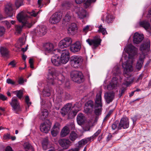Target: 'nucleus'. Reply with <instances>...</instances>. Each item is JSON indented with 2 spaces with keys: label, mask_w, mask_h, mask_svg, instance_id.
Listing matches in <instances>:
<instances>
[{
  "label": "nucleus",
  "mask_w": 151,
  "mask_h": 151,
  "mask_svg": "<svg viewBox=\"0 0 151 151\" xmlns=\"http://www.w3.org/2000/svg\"><path fill=\"white\" fill-rule=\"evenodd\" d=\"M11 135L9 134H5L4 136V137L5 139H11Z\"/></svg>",
  "instance_id": "nucleus-57"
},
{
  "label": "nucleus",
  "mask_w": 151,
  "mask_h": 151,
  "mask_svg": "<svg viewBox=\"0 0 151 151\" xmlns=\"http://www.w3.org/2000/svg\"><path fill=\"white\" fill-rule=\"evenodd\" d=\"M54 76L52 74L50 73L48 76L47 79L49 80L48 82L52 85H54L57 82L58 84L61 85L65 81V77L61 73L59 74L54 79Z\"/></svg>",
  "instance_id": "nucleus-5"
},
{
  "label": "nucleus",
  "mask_w": 151,
  "mask_h": 151,
  "mask_svg": "<svg viewBox=\"0 0 151 151\" xmlns=\"http://www.w3.org/2000/svg\"><path fill=\"white\" fill-rule=\"evenodd\" d=\"M51 60L53 64L55 66H59L61 63L58 54L53 56L51 58Z\"/></svg>",
  "instance_id": "nucleus-26"
},
{
  "label": "nucleus",
  "mask_w": 151,
  "mask_h": 151,
  "mask_svg": "<svg viewBox=\"0 0 151 151\" xmlns=\"http://www.w3.org/2000/svg\"><path fill=\"white\" fill-rule=\"evenodd\" d=\"M89 29V26L87 25L83 28V30L84 32H86L88 31Z\"/></svg>",
  "instance_id": "nucleus-62"
},
{
  "label": "nucleus",
  "mask_w": 151,
  "mask_h": 151,
  "mask_svg": "<svg viewBox=\"0 0 151 151\" xmlns=\"http://www.w3.org/2000/svg\"><path fill=\"white\" fill-rule=\"evenodd\" d=\"M39 11H36L35 10H32L28 11L27 13L24 12H21L19 13L17 16V18L18 21L21 22L22 26H26L29 28L31 27L32 26L33 23L32 18L29 17V15L34 17H36L39 14Z\"/></svg>",
  "instance_id": "nucleus-2"
},
{
  "label": "nucleus",
  "mask_w": 151,
  "mask_h": 151,
  "mask_svg": "<svg viewBox=\"0 0 151 151\" xmlns=\"http://www.w3.org/2000/svg\"><path fill=\"white\" fill-rule=\"evenodd\" d=\"M15 4L17 9L19 8L20 6L24 5L23 0H16Z\"/></svg>",
  "instance_id": "nucleus-39"
},
{
  "label": "nucleus",
  "mask_w": 151,
  "mask_h": 151,
  "mask_svg": "<svg viewBox=\"0 0 151 151\" xmlns=\"http://www.w3.org/2000/svg\"><path fill=\"white\" fill-rule=\"evenodd\" d=\"M101 40L99 38H95L93 39H88L86 42L89 45L91 46L93 49H95L98 47L101 43Z\"/></svg>",
  "instance_id": "nucleus-11"
},
{
  "label": "nucleus",
  "mask_w": 151,
  "mask_h": 151,
  "mask_svg": "<svg viewBox=\"0 0 151 151\" xmlns=\"http://www.w3.org/2000/svg\"><path fill=\"white\" fill-rule=\"evenodd\" d=\"M101 130L100 129H98V131L92 136L93 138L95 137H97L101 132Z\"/></svg>",
  "instance_id": "nucleus-55"
},
{
  "label": "nucleus",
  "mask_w": 151,
  "mask_h": 151,
  "mask_svg": "<svg viewBox=\"0 0 151 151\" xmlns=\"http://www.w3.org/2000/svg\"><path fill=\"white\" fill-rule=\"evenodd\" d=\"M115 97V93L113 91L107 92L104 94V97L107 103L112 102Z\"/></svg>",
  "instance_id": "nucleus-21"
},
{
  "label": "nucleus",
  "mask_w": 151,
  "mask_h": 151,
  "mask_svg": "<svg viewBox=\"0 0 151 151\" xmlns=\"http://www.w3.org/2000/svg\"><path fill=\"white\" fill-rule=\"evenodd\" d=\"M86 0H76L75 1L77 4H81V3L84 2Z\"/></svg>",
  "instance_id": "nucleus-64"
},
{
  "label": "nucleus",
  "mask_w": 151,
  "mask_h": 151,
  "mask_svg": "<svg viewBox=\"0 0 151 151\" xmlns=\"http://www.w3.org/2000/svg\"><path fill=\"white\" fill-rule=\"evenodd\" d=\"M102 104L101 97L100 94H97L96 96L95 105V113L96 115H100L102 110Z\"/></svg>",
  "instance_id": "nucleus-6"
},
{
  "label": "nucleus",
  "mask_w": 151,
  "mask_h": 151,
  "mask_svg": "<svg viewBox=\"0 0 151 151\" xmlns=\"http://www.w3.org/2000/svg\"><path fill=\"white\" fill-rule=\"evenodd\" d=\"M25 102L27 106L26 107V110H27L31 104V102L30 101L29 96H25Z\"/></svg>",
  "instance_id": "nucleus-40"
},
{
  "label": "nucleus",
  "mask_w": 151,
  "mask_h": 151,
  "mask_svg": "<svg viewBox=\"0 0 151 151\" xmlns=\"http://www.w3.org/2000/svg\"><path fill=\"white\" fill-rule=\"evenodd\" d=\"M43 95L46 96L48 97L50 96L51 94L54 93V91L52 89L51 87L49 86H46L43 92Z\"/></svg>",
  "instance_id": "nucleus-27"
},
{
  "label": "nucleus",
  "mask_w": 151,
  "mask_h": 151,
  "mask_svg": "<svg viewBox=\"0 0 151 151\" xmlns=\"http://www.w3.org/2000/svg\"><path fill=\"white\" fill-rule=\"evenodd\" d=\"M72 14L70 12H68L65 14V18L63 19L65 22H69L71 20Z\"/></svg>",
  "instance_id": "nucleus-37"
},
{
  "label": "nucleus",
  "mask_w": 151,
  "mask_h": 151,
  "mask_svg": "<svg viewBox=\"0 0 151 151\" xmlns=\"http://www.w3.org/2000/svg\"><path fill=\"white\" fill-rule=\"evenodd\" d=\"M59 51L58 52L61 53V55L60 58L61 63L63 64L66 63L68 61L69 58V53L68 50L65 49L62 50L59 49Z\"/></svg>",
  "instance_id": "nucleus-9"
},
{
  "label": "nucleus",
  "mask_w": 151,
  "mask_h": 151,
  "mask_svg": "<svg viewBox=\"0 0 151 151\" xmlns=\"http://www.w3.org/2000/svg\"><path fill=\"white\" fill-rule=\"evenodd\" d=\"M69 27H70L76 31L77 29V26L76 24L74 23H72L69 26Z\"/></svg>",
  "instance_id": "nucleus-49"
},
{
  "label": "nucleus",
  "mask_w": 151,
  "mask_h": 151,
  "mask_svg": "<svg viewBox=\"0 0 151 151\" xmlns=\"http://www.w3.org/2000/svg\"><path fill=\"white\" fill-rule=\"evenodd\" d=\"M72 42V39L70 37H67L61 40L58 44L59 49H61L69 47Z\"/></svg>",
  "instance_id": "nucleus-10"
},
{
  "label": "nucleus",
  "mask_w": 151,
  "mask_h": 151,
  "mask_svg": "<svg viewBox=\"0 0 151 151\" xmlns=\"http://www.w3.org/2000/svg\"><path fill=\"white\" fill-rule=\"evenodd\" d=\"M93 108V101H89L85 104L84 108L85 112L86 113H90L92 112Z\"/></svg>",
  "instance_id": "nucleus-20"
},
{
  "label": "nucleus",
  "mask_w": 151,
  "mask_h": 151,
  "mask_svg": "<svg viewBox=\"0 0 151 151\" xmlns=\"http://www.w3.org/2000/svg\"><path fill=\"white\" fill-rule=\"evenodd\" d=\"M114 19L113 16L110 14H107L105 19V22L108 23H112Z\"/></svg>",
  "instance_id": "nucleus-38"
},
{
  "label": "nucleus",
  "mask_w": 151,
  "mask_h": 151,
  "mask_svg": "<svg viewBox=\"0 0 151 151\" xmlns=\"http://www.w3.org/2000/svg\"><path fill=\"white\" fill-rule=\"evenodd\" d=\"M22 26L20 25H16L15 26V28L16 31L19 33H20L21 32Z\"/></svg>",
  "instance_id": "nucleus-48"
},
{
  "label": "nucleus",
  "mask_w": 151,
  "mask_h": 151,
  "mask_svg": "<svg viewBox=\"0 0 151 151\" xmlns=\"http://www.w3.org/2000/svg\"><path fill=\"white\" fill-rule=\"evenodd\" d=\"M14 92L16 94L17 97L19 99H21L22 98L23 95V92L22 91L20 90L15 91Z\"/></svg>",
  "instance_id": "nucleus-44"
},
{
  "label": "nucleus",
  "mask_w": 151,
  "mask_h": 151,
  "mask_svg": "<svg viewBox=\"0 0 151 151\" xmlns=\"http://www.w3.org/2000/svg\"><path fill=\"white\" fill-rule=\"evenodd\" d=\"M81 48V44L79 41H77L72 44L70 47V51L74 53L79 51Z\"/></svg>",
  "instance_id": "nucleus-22"
},
{
  "label": "nucleus",
  "mask_w": 151,
  "mask_h": 151,
  "mask_svg": "<svg viewBox=\"0 0 151 151\" xmlns=\"http://www.w3.org/2000/svg\"><path fill=\"white\" fill-rule=\"evenodd\" d=\"M5 32V29L3 27L0 26V37L3 36Z\"/></svg>",
  "instance_id": "nucleus-45"
},
{
  "label": "nucleus",
  "mask_w": 151,
  "mask_h": 151,
  "mask_svg": "<svg viewBox=\"0 0 151 151\" xmlns=\"http://www.w3.org/2000/svg\"><path fill=\"white\" fill-rule=\"evenodd\" d=\"M76 31L70 27H68V33L70 35H73L76 33Z\"/></svg>",
  "instance_id": "nucleus-43"
},
{
  "label": "nucleus",
  "mask_w": 151,
  "mask_h": 151,
  "mask_svg": "<svg viewBox=\"0 0 151 151\" xmlns=\"http://www.w3.org/2000/svg\"><path fill=\"white\" fill-rule=\"evenodd\" d=\"M7 97L1 93L0 94V99L3 101H5L7 100Z\"/></svg>",
  "instance_id": "nucleus-54"
},
{
  "label": "nucleus",
  "mask_w": 151,
  "mask_h": 151,
  "mask_svg": "<svg viewBox=\"0 0 151 151\" xmlns=\"http://www.w3.org/2000/svg\"><path fill=\"white\" fill-rule=\"evenodd\" d=\"M6 82L9 84H11L12 85L15 84L16 82L10 78L7 79L6 80Z\"/></svg>",
  "instance_id": "nucleus-50"
},
{
  "label": "nucleus",
  "mask_w": 151,
  "mask_h": 151,
  "mask_svg": "<svg viewBox=\"0 0 151 151\" xmlns=\"http://www.w3.org/2000/svg\"><path fill=\"white\" fill-rule=\"evenodd\" d=\"M61 18V15L59 13L56 12L51 16L49 22L52 24H56L60 22Z\"/></svg>",
  "instance_id": "nucleus-16"
},
{
  "label": "nucleus",
  "mask_w": 151,
  "mask_h": 151,
  "mask_svg": "<svg viewBox=\"0 0 151 151\" xmlns=\"http://www.w3.org/2000/svg\"><path fill=\"white\" fill-rule=\"evenodd\" d=\"M96 0H87L85 2L86 7H88L91 3L95 2Z\"/></svg>",
  "instance_id": "nucleus-46"
},
{
  "label": "nucleus",
  "mask_w": 151,
  "mask_h": 151,
  "mask_svg": "<svg viewBox=\"0 0 151 151\" xmlns=\"http://www.w3.org/2000/svg\"><path fill=\"white\" fill-rule=\"evenodd\" d=\"M129 127V121L128 118L124 117L121 119L119 124L118 129H121L122 128L124 129L128 128Z\"/></svg>",
  "instance_id": "nucleus-15"
},
{
  "label": "nucleus",
  "mask_w": 151,
  "mask_h": 151,
  "mask_svg": "<svg viewBox=\"0 0 151 151\" xmlns=\"http://www.w3.org/2000/svg\"><path fill=\"white\" fill-rule=\"evenodd\" d=\"M44 48L45 51L48 52H52L55 54L57 52H58V49H54L53 50V45L50 43H46L44 46Z\"/></svg>",
  "instance_id": "nucleus-17"
},
{
  "label": "nucleus",
  "mask_w": 151,
  "mask_h": 151,
  "mask_svg": "<svg viewBox=\"0 0 151 151\" xmlns=\"http://www.w3.org/2000/svg\"><path fill=\"white\" fill-rule=\"evenodd\" d=\"M150 44V41H148L145 43L142 44L140 46V50L142 52V54L140 55L136 66V69L138 71L141 69L145 58V55L149 51Z\"/></svg>",
  "instance_id": "nucleus-3"
},
{
  "label": "nucleus",
  "mask_w": 151,
  "mask_h": 151,
  "mask_svg": "<svg viewBox=\"0 0 151 151\" xmlns=\"http://www.w3.org/2000/svg\"><path fill=\"white\" fill-rule=\"evenodd\" d=\"M99 29L98 31L99 32L102 33L103 35H105L107 34V32L106 30V29L103 27L102 25H101L99 27Z\"/></svg>",
  "instance_id": "nucleus-42"
},
{
  "label": "nucleus",
  "mask_w": 151,
  "mask_h": 151,
  "mask_svg": "<svg viewBox=\"0 0 151 151\" xmlns=\"http://www.w3.org/2000/svg\"><path fill=\"white\" fill-rule=\"evenodd\" d=\"M16 63L15 62L14 60H13L11 62L8 64L9 65H11L13 67H15Z\"/></svg>",
  "instance_id": "nucleus-58"
},
{
  "label": "nucleus",
  "mask_w": 151,
  "mask_h": 151,
  "mask_svg": "<svg viewBox=\"0 0 151 151\" xmlns=\"http://www.w3.org/2000/svg\"><path fill=\"white\" fill-rule=\"evenodd\" d=\"M48 112L47 111L46 109H44L41 112L40 116V118L44 120L48 116Z\"/></svg>",
  "instance_id": "nucleus-36"
},
{
  "label": "nucleus",
  "mask_w": 151,
  "mask_h": 151,
  "mask_svg": "<svg viewBox=\"0 0 151 151\" xmlns=\"http://www.w3.org/2000/svg\"><path fill=\"white\" fill-rule=\"evenodd\" d=\"M78 17L80 19L84 18L86 17V12L82 7H77L75 9Z\"/></svg>",
  "instance_id": "nucleus-13"
},
{
  "label": "nucleus",
  "mask_w": 151,
  "mask_h": 151,
  "mask_svg": "<svg viewBox=\"0 0 151 151\" xmlns=\"http://www.w3.org/2000/svg\"><path fill=\"white\" fill-rule=\"evenodd\" d=\"M113 112V110H110L108 112V114L106 115V116L104 119V120H106L110 116L111 114Z\"/></svg>",
  "instance_id": "nucleus-56"
},
{
  "label": "nucleus",
  "mask_w": 151,
  "mask_h": 151,
  "mask_svg": "<svg viewBox=\"0 0 151 151\" xmlns=\"http://www.w3.org/2000/svg\"><path fill=\"white\" fill-rule=\"evenodd\" d=\"M144 76V74H140L137 80V82H138L139 81L141 80Z\"/></svg>",
  "instance_id": "nucleus-60"
},
{
  "label": "nucleus",
  "mask_w": 151,
  "mask_h": 151,
  "mask_svg": "<svg viewBox=\"0 0 151 151\" xmlns=\"http://www.w3.org/2000/svg\"><path fill=\"white\" fill-rule=\"evenodd\" d=\"M13 109L16 112L21 111V108L20 106L19 103L17 101V99L13 97L12 102L10 103Z\"/></svg>",
  "instance_id": "nucleus-14"
},
{
  "label": "nucleus",
  "mask_w": 151,
  "mask_h": 151,
  "mask_svg": "<svg viewBox=\"0 0 151 151\" xmlns=\"http://www.w3.org/2000/svg\"><path fill=\"white\" fill-rule=\"evenodd\" d=\"M33 63V60L32 58H30L29 60V63L30 64V67L32 68H34Z\"/></svg>",
  "instance_id": "nucleus-53"
},
{
  "label": "nucleus",
  "mask_w": 151,
  "mask_h": 151,
  "mask_svg": "<svg viewBox=\"0 0 151 151\" xmlns=\"http://www.w3.org/2000/svg\"><path fill=\"white\" fill-rule=\"evenodd\" d=\"M47 31L46 27L45 26H39L36 28L34 33L37 35L42 36L46 34Z\"/></svg>",
  "instance_id": "nucleus-12"
},
{
  "label": "nucleus",
  "mask_w": 151,
  "mask_h": 151,
  "mask_svg": "<svg viewBox=\"0 0 151 151\" xmlns=\"http://www.w3.org/2000/svg\"><path fill=\"white\" fill-rule=\"evenodd\" d=\"M143 38V35L136 32L134 35L133 40L134 43L135 44H138L142 41Z\"/></svg>",
  "instance_id": "nucleus-23"
},
{
  "label": "nucleus",
  "mask_w": 151,
  "mask_h": 151,
  "mask_svg": "<svg viewBox=\"0 0 151 151\" xmlns=\"http://www.w3.org/2000/svg\"><path fill=\"white\" fill-rule=\"evenodd\" d=\"M93 137H91L86 139H83L79 142V144L80 145H84L90 142L92 139H93Z\"/></svg>",
  "instance_id": "nucleus-32"
},
{
  "label": "nucleus",
  "mask_w": 151,
  "mask_h": 151,
  "mask_svg": "<svg viewBox=\"0 0 151 151\" xmlns=\"http://www.w3.org/2000/svg\"><path fill=\"white\" fill-rule=\"evenodd\" d=\"M0 52L3 56H6L9 53V51L8 49L5 47L1 46L0 48Z\"/></svg>",
  "instance_id": "nucleus-33"
},
{
  "label": "nucleus",
  "mask_w": 151,
  "mask_h": 151,
  "mask_svg": "<svg viewBox=\"0 0 151 151\" xmlns=\"http://www.w3.org/2000/svg\"><path fill=\"white\" fill-rule=\"evenodd\" d=\"M5 151H14L12 148L9 146H8L5 149Z\"/></svg>",
  "instance_id": "nucleus-61"
},
{
  "label": "nucleus",
  "mask_w": 151,
  "mask_h": 151,
  "mask_svg": "<svg viewBox=\"0 0 151 151\" xmlns=\"http://www.w3.org/2000/svg\"><path fill=\"white\" fill-rule=\"evenodd\" d=\"M72 106L71 104L68 103L61 109L60 112L63 116H64L68 114L69 117H73L76 115L79 110L75 109L74 111L70 110Z\"/></svg>",
  "instance_id": "nucleus-4"
},
{
  "label": "nucleus",
  "mask_w": 151,
  "mask_h": 151,
  "mask_svg": "<svg viewBox=\"0 0 151 151\" xmlns=\"http://www.w3.org/2000/svg\"><path fill=\"white\" fill-rule=\"evenodd\" d=\"M18 82L20 84H23L24 82L23 79L22 78H20L19 79Z\"/></svg>",
  "instance_id": "nucleus-59"
},
{
  "label": "nucleus",
  "mask_w": 151,
  "mask_h": 151,
  "mask_svg": "<svg viewBox=\"0 0 151 151\" xmlns=\"http://www.w3.org/2000/svg\"><path fill=\"white\" fill-rule=\"evenodd\" d=\"M113 72L114 74L118 75L120 72V68L118 66H115L113 69Z\"/></svg>",
  "instance_id": "nucleus-41"
},
{
  "label": "nucleus",
  "mask_w": 151,
  "mask_h": 151,
  "mask_svg": "<svg viewBox=\"0 0 151 151\" xmlns=\"http://www.w3.org/2000/svg\"><path fill=\"white\" fill-rule=\"evenodd\" d=\"M69 129L67 127L65 126L63 128L61 132V136L62 137H65L69 133Z\"/></svg>",
  "instance_id": "nucleus-34"
},
{
  "label": "nucleus",
  "mask_w": 151,
  "mask_h": 151,
  "mask_svg": "<svg viewBox=\"0 0 151 151\" xmlns=\"http://www.w3.org/2000/svg\"><path fill=\"white\" fill-rule=\"evenodd\" d=\"M58 94L60 97L65 98L66 99H70L71 98V95L68 93H64L63 90L61 88H58L56 90Z\"/></svg>",
  "instance_id": "nucleus-19"
},
{
  "label": "nucleus",
  "mask_w": 151,
  "mask_h": 151,
  "mask_svg": "<svg viewBox=\"0 0 151 151\" xmlns=\"http://www.w3.org/2000/svg\"><path fill=\"white\" fill-rule=\"evenodd\" d=\"M72 80L75 82L80 83L84 81L83 76L82 73L78 71H74L71 73Z\"/></svg>",
  "instance_id": "nucleus-7"
},
{
  "label": "nucleus",
  "mask_w": 151,
  "mask_h": 151,
  "mask_svg": "<svg viewBox=\"0 0 151 151\" xmlns=\"http://www.w3.org/2000/svg\"><path fill=\"white\" fill-rule=\"evenodd\" d=\"M119 122L116 121L114 122L112 125V128L113 130H115L117 128H118V124H119Z\"/></svg>",
  "instance_id": "nucleus-47"
},
{
  "label": "nucleus",
  "mask_w": 151,
  "mask_h": 151,
  "mask_svg": "<svg viewBox=\"0 0 151 151\" xmlns=\"http://www.w3.org/2000/svg\"><path fill=\"white\" fill-rule=\"evenodd\" d=\"M83 59L82 57L79 56H73L71 58V65L75 68L81 66L82 63Z\"/></svg>",
  "instance_id": "nucleus-8"
},
{
  "label": "nucleus",
  "mask_w": 151,
  "mask_h": 151,
  "mask_svg": "<svg viewBox=\"0 0 151 151\" xmlns=\"http://www.w3.org/2000/svg\"><path fill=\"white\" fill-rule=\"evenodd\" d=\"M60 127V124L59 123L56 122L55 123L51 131L52 136L55 137L57 135L59 132Z\"/></svg>",
  "instance_id": "nucleus-24"
},
{
  "label": "nucleus",
  "mask_w": 151,
  "mask_h": 151,
  "mask_svg": "<svg viewBox=\"0 0 151 151\" xmlns=\"http://www.w3.org/2000/svg\"><path fill=\"white\" fill-rule=\"evenodd\" d=\"M118 78L113 77L111 82L108 85L107 88L109 90H111L117 86Z\"/></svg>",
  "instance_id": "nucleus-25"
},
{
  "label": "nucleus",
  "mask_w": 151,
  "mask_h": 151,
  "mask_svg": "<svg viewBox=\"0 0 151 151\" xmlns=\"http://www.w3.org/2000/svg\"><path fill=\"white\" fill-rule=\"evenodd\" d=\"M85 120V118L82 114H79L77 116V121L78 124L81 125L83 124Z\"/></svg>",
  "instance_id": "nucleus-30"
},
{
  "label": "nucleus",
  "mask_w": 151,
  "mask_h": 151,
  "mask_svg": "<svg viewBox=\"0 0 151 151\" xmlns=\"http://www.w3.org/2000/svg\"><path fill=\"white\" fill-rule=\"evenodd\" d=\"M126 51L129 54V59L126 63L122 64V67L124 68V75L125 77V81L122 84L127 87L133 82L134 79L132 73L133 69L132 64L133 62V57L137 55V49L131 44H129L127 46Z\"/></svg>",
  "instance_id": "nucleus-1"
},
{
  "label": "nucleus",
  "mask_w": 151,
  "mask_h": 151,
  "mask_svg": "<svg viewBox=\"0 0 151 151\" xmlns=\"http://www.w3.org/2000/svg\"><path fill=\"white\" fill-rule=\"evenodd\" d=\"M139 24L140 26L144 28L145 29L147 30L150 28V23L146 21H143L139 22Z\"/></svg>",
  "instance_id": "nucleus-31"
},
{
  "label": "nucleus",
  "mask_w": 151,
  "mask_h": 151,
  "mask_svg": "<svg viewBox=\"0 0 151 151\" xmlns=\"http://www.w3.org/2000/svg\"><path fill=\"white\" fill-rule=\"evenodd\" d=\"M12 10V6L11 4H9L6 5L5 11L8 17H11L13 16V12Z\"/></svg>",
  "instance_id": "nucleus-28"
},
{
  "label": "nucleus",
  "mask_w": 151,
  "mask_h": 151,
  "mask_svg": "<svg viewBox=\"0 0 151 151\" xmlns=\"http://www.w3.org/2000/svg\"><path fill=\"white\" fill-rule=\"evenodd\" d=\"M24 147L25 148L28 149H30L32 148V146L30 144L26 143L24 144Z\"/></svg>",
  "instance_id": "nucleus-51"
},
{
  "label": "nucleus",
  "mask_w": 151,
  "mask_h": 151,
  "mask_svg": "<svg viewBox=\"0 0 151 151\" xmlns=\"http://www.w3.org/2000/svg\"><path fill=\"white\" fill-rule=\"evenodd\" d=\"M48 142V139L47 138H46L43 139V142H42V144H47Z\"/></svg>",
  "instance_id": "nucleus-63"
},
{
  "label": "nucleus",
  "mask_w": 151,
  "mask_h": 151,
  "mask_svg": "<svg viewBox=\"0 0 151 151\" xmlns=\"http://www.w3.org/2000/svg\"><path fill=\"white\" fill-rule=\"evenodd\" d=\"M60 145L64 149H67L70 145L71 142L68 139H61L59 140Z\"/></svg>",
  "instance_id": "nucleus-18"
},
{
  "label": "nucleus",
  "mask_w": 151,
  "mask_h": 151,
  "mask_svg": "<svg viewBox=\"0 0 151 151\" xmlns=\"http://www.w3.org/2000/svg\"><path fill=\"white\" fill-rule=\"evenodd\" d=\"M50 124L46 125L44 123L41 125L40 129L41 131L45 133H47L49 131L50 129Z\"/></svg>",
  "instance_id": "nucleus-29"
},
{
  "label": "nucleus",
  "mask_w": 151,
  "mask_h": 151,
  "mask_svg": "<svg viewBox=\"0 0 151 151\" xmlns=\"http://www.w3.org/2000/svg\"><path fill=\"white\" fill-rule=\"evenodd\" d=\"M126 90V89L125 88L123 87L122 88L121 91H119V97H120L122 96V95L124 93Z\"/></svg>",
  "instance_id": "nucleus-52"
},
{
  "label": "nucleus",
  "mask_w": 151,
  "mask_h": 151,
  "mask_svg": "<svg viewBox=\"0 0 151 151\" xmlns=\"http://www.w3.org/2000/svg\"><path fill=\"white\" fill-rule=\"evenodd\" d=\"M78 137V134L74 131L71 132L69 136L70 139L73 142Z\"/></svg>",
  "instance_id": "nucleus-35"
}]
</instances>
